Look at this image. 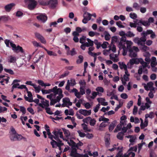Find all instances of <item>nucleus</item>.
Wrapping results in <instances>:
<instances>
[{"mask_svg":"<svg viewBox=\"0 0 157 157\" xmlns=\"http://www.w3.org/2000/svg\"><path fill=\"white\" fill-rule=\"evenodd\" d=\"M79 42L82 44L80 48L83 50H85L86 47H88L92 46L94 45V41L89 38H86L85 36H82L80 38Z\"/></svg>","mask_w":157,"mask_h":157,"instance_id":"1","label":"nucleus"},{"mask_svg":"<svg viewBox=\"0 0 157 157\" xmlns=\"http://www.w3.org/2000/svg\"><path fill=\"white\" fill-rule=\"evenodd\" d=\"M24 2L28 4V8L30 10H33L37 4V2L35 0H24Z\"/></svg>","mask_w":157,"mask_h":157,"instance_id":"2","label":"nucleus"},{"mask_svg":"<svg viewBox=\"0 0 157 157\" xmlns=\"http://www.w3.org/2000/svg\"><path fill=\"white\" fill-rule=\"evenodd\" d=\"M59 92H58V96H57L56 98L55 99H51L50 103L51 105H54L55 103L57 102H59L61 99L63 97V91L62 89H59Z\"/></svg>","mask_w":157,"mask_h":157,"instance_id":"3","label":"nucleus"},{"mask_svg":"<svg viewBox=\"0 0 157 157\" xmlns=\"http://www.w3.org/2000/svg\"><path fill=\"white\" fill-rule=\"evenodd\" d=\"M59 89H61L60 88H58L56 86L54 87L52 89H49L48 90H45L42 89L41 91L43 94H49L51 92H53L55 95H56L58 94L59 92Z\"/></svg>","mask_w":157,"mask_h":157,"instance_id":"4","label":"nucleus"},{"mask_svg":"<svg viewBox=\"0 0 157 157\" xmlns=\"http://www.w3.org/2000/svg\"><path fill=\"white\" fill-rule=\"evenodd\" d=\"M142 37L140 38L138 37H135L133 40V42L137 44L138 45H143V44H145V42L146 40V37H145L144 36H142Z\"/></svg>","mask_w":157,"mask_h":157,"instance_id":"5","label":"nucleus"},{"mask_svg":"<svg viewBox=\"0 0 157 157\" xmlns=\"http://www.w3.org/2000/svg\"><path fill=\"white\" fill-rule=\"evenodd\" d=\"M10 45L13 48V50L16 53L20 52L21 53H24V51L21 47L19 45L16 46V45L15 44L11 42L10 43Z\"/></svg>","mask_w":157,"mask_h":157,"instance_id":"6","label":"nucleus"},{"mask_svg":"<svg viewBox=\"0 0 157 157\" xmlns=\"http://www.w3.org/2000/svg\"><path fill=\"white\" fill-rule=\"evenodd\" d=\"M10 139L12 141L20 140L22 138V136L17 133L11 134L10 136Z\"/></svg>","mask_w":157,"mask_h":157,"instance_id":"7","label":"nucleus"},{"mask_svg":"<svg viewBox=\"0 0 157 157\" xmlns=\"http://www.w3.org/2000/svg\"><path fill=\"white\" fill-rule=\"evenodd\" d=\"M63 104L62 105V107L65 106L69 108L68 105L71 106L72 105V102L70 101V99L67 97L63 99Z\"/></svg>","mask_w":157,"mask_h":157,"instance_id":"8","label":"nucleus"},{"mask_svg":"<svg viewBox=\"0 0 157 157\" xmlns=\"http://www.w3.org/2000/svg\"><path fill=\"white\" fill-rule=\"evenodd\" d=\"M79 113L85 116L90 115L91 114V110H87L86 109H80L79 110Z\"/></svg>","mask_w":157,"mask_h":157,"instance_id":"9","label":"nucleus"},{"mask_svg":"<svg viewBox=\"0 0 157 157\" xmlns=\"http://www.w3.org/2000/svg\"><path fill=\"white\" fill-rule=\"evenodd\" d=\"M39 20H40L43 22H45L47 20V17L45 14H41L36 17Z\"/></svg>","mask_w":157,"mask_h":157,"instance_id":"10","label":"nucleus"},{"mask_svg":"<svg viewBox=\"0 0 157 157\" xmlns=\"http://www.w3.org/2000/svg\"><path fill=\"white\" fill-rule=\"evenodd\" d=\"M120 46H118V48H119L120 50L122 49L123 50V52L122 54L124 56H125L126 55L127 53V49L126 48L125 45H122V44L121 43L119 44Z\"/></svg>","mask_w":157,"mask_h":157,"instance_id":"11","label":"nucleus"},{"mask_svg":"<svg viewBox=\"0 0 157 157\" xmlns=\"http://www.w3.org/2000/svg\"><path fill=\"white\" fill-rule=\"evenodd\" d=\"M15 4L14 3H11L7 5L4 7V9L6 11L10 12L11 10L13 7L15 6Z\"/></svg>","mask_w":157,"mask_h":157,"instance_id":"12","label":"nucleus"},{"mask_svg":"<svg viewBox=\"0 0 157 157\" xmlns=\"http://www.w3.org/2000/svg\"><path fill=\"white\" fill-rule=\"evenodd\" d=\"M49 5L52 8H54L56 7L57 4V0H50L48 2Z\"/></svg>","mask_w":157,"mask_h":157,"instance_id":"13","label":"nucleus"},{"mask_svg":"<svg viewBox=\"0 0 157 157\" xmlns=\"http://www.w3.org/2000/svg\"><path fill=\"white\" fill-rule=\"evenodd\" d=\"M52 133L55 136H59L60 138L61 139H63V132H62L60 131L59 130L58 131H54Z\"/></svg>","mask_w":157,"mask_h":157,"instance_id":"14","label":"nucleus"},{"mask_svg":"<svg viewBox=\"0 0 157 157\" xmlns=\"http://www.w3.org/2000/svg\"><path fill=\"white\" fill-rule=\"evenodd\" d=\"M116 121H114L111 123L109 128V132H111L113 129L116 125Z\"/></svg>","mask_w":157,"mask_h":157,"instance_id":"15","label":"nucleus"},{"mask_svg":"<svg viewBox=\"0 0 157 157\" xmlns=\"http://www.w3.org/2000/svg\"><path fill=\"white\" fill-rule=\"evenodd\" d=\"M127 44V48H126L128 51L132 52V49L131 48V46L133 44V43L131 41L127 40L125 43Z\"/></svg>","mask_w":157,"mask_h":157,"instance_id":"16","label":"nucleus"},{"mask_svg":"<svg viewBox=\"0 0 157 157\" xmlns=\"http://www.w3.org/2000/svg\"><path fill=\"white\" fill-rule=\"evenodd\" d=\"M127 41L126 38L125 36H122L120 39V41L119 42L118 46H120L119 44L120 43L122 44V45H125V42Z\"/></svg>","mask_w":157,"mask_h":157,"instance_id":"17","label":"nucleus"},{"mask_svg":"<svg viewBox=\"0 0 157 157\" xmlns=\"http://www.w3.org/2000/svg\"><path fill=\"white\" fill-rule=\"evenodd\" d=\"M67 143L69 146H71L72 147H76L77 148L78 147V145H77L76 143L72 140H70V142L68 141Z\"/></svg>","mask_w":157,"mask_h":157,"instance_id":"18","label":"nucleus"},{"mask_svg":"<svg viewBox=\"0 0 157 157\" xmlns=\"http://www.w3.org/2000/svg\"><path fill=\"white\" fill-rule=\"evenodd\" d=\"M153 33V31L151 30H147L146 32H143L141 33V36H144L145 37L147 35L151 34Z\"/></svg>","mask_w":157,"mask_h":157,"instance_id":"19","label":"nucleus"},{"mask_svg":"<svg viewBox=\"0 0 157 157\" xmlns=\"http://www.w3.org/2000/svg\"><path fill=\"white\" fill-rule=\"evenodd\" d=\"M40 5L42 6H47L49 5L48 2L44 0H39L38 1Z\"/></svg>","mask_w":157,"mask_h":157,"instance_id":"20","label":"nucleus"},{"mask_svg":"<svg viewBox=\"0 0 157 157\" xmlns=\"http://www.w3.org/2000/svg\"><path fill=\"white\" fill-rule=\"evenodd\" d=\"M118 64L121 69H125L127 68V65L124 62H119Z\"/></svg>","mask_w":157,"mask_h":157,"instance_id":"21","label":"nucleus"},{"mask_svg":"<svg viewBox=\"0 0 157 157\" xmlns=\"http://www.w3.org/2000/svg\"><path fill=\"white\" fill-rule=\"evenodd\" d=\"M9 17L8 16L4 15L0 16V21H1L4 22L7 21L9 20Z\"/></svg>","mask_w":157,"mask_h":157,"instance_id":"22","label":"nucleus"},{"mask_svg":"<svg viewBox=\"0 0 157 157\" xmlns=\"http://www.w3.org/2000/svg\"><path fill=\"white\" fill-rule=\"evenodd\" d=\"M78 59L76 60V63L77 64H80L82 63L83 60V57L82 55H79L78 56Z\"/></svg>","mask_w":157,"mask_h":157,"instance_id":"23","label":"nucleus"},{"mask_svg":"<svg viewBox=\"0 0 157 157\" xmlns=\"http://www.w3.org/2000/svg\"><path fill=\"white\" fill-rule=\"evenodd\" d=\"M124 133L122 132H119L117 135V138L119 140H122L123 139Z\"/></svg>","mask_w":157,"mask_h":157,"instance_id":"24","label":"nucleus"},{"mask_svg":"<svg viewBox=\"0 0 157 157\" xmlns=\"http://www.w3.org/2000/svg\"><path fill=\"white\" fill-rule=\"evenodd\" d=\"M44 49L47 52L48 54L50 56H57V54L56 53L53 52L52 51L48 50L45 48H44Z\"/></svg>","mask_w":157,"mask_h":157,"instance_id":"25","label":"nucleus"},{"mask_svg":"<svg viewBox=\"0 0 157 157\" xmlns=\"http://www.w3.org/2000/svg\"><path fill=\"white\" fill-rule=\"evenodd\" d=\"M62 130L67 137H68L70 136V133L68 130H67L64 128H63Z\"/></svg>","mask_w":157,"mask_h":157,"instance_id":"26","label":"nucleus"},{"mask_svg":"<svg viewBox=\"0 0 157 157\" xmlns=\"http://www.w3.org/2000/svg\"><path fill=\"white\" fill-rule=\"evenodd\" d=\"M101 94L99 93V92H96L95 91L92 92V96H91L90 98L92 99H94L96 97L97 95H98L99 96H101Z\"/></svg>","mask_w":157,"mask_h":157,"instance_id":"27","label":"nucleus"},{"mask_svg":"<svg viewBox=\"0 0 157 157\" xmlns=\"http://www.w3.org/2000/svg\"><path fill=\"white\" fill-rule=\"evenodd\" d=\"M70 155L73 157H80V155L77 152L71 151Z\"/></svg>","mask_w":157,"mask_h":157,"instance_id":"28","label":"nucleus"},{"mask_svg":"<svg viewBox=\"0 0 157 157\" xmlns=\"http://www.w3.org/2000/svg\"><path fill=\"white\" fill-rule=\"evenodd\" d=\"M110 138L109 136L105 138V142L106 147L108 146L110 144Z\"/></svg>","mask_w":157,"mask_h":157,"instance_id":"29","label":"nucleus"},{"mask_svg":"<svg viewBox=\"0 0 157 157\" xmlns=\"http://www.w3.org/2000/svg\"><path fill=\"white\" fill-rule=\"evenodd\" d=\"M85 86H81L80 88V93L81 95L85 94V91L84 89Z\"/></svg>","mask_w":157,"mask_h":157,"instance_id":"30","label":"nucleus"},{"mask_svg":"<svg viewBox=\"0 0 157 157\" xmlns=\"http://www.w3.org/2000/svg\"><path fill=\"white\" fill-rule=\"evenodd\" d=\"M135 35L131 31H128L126 33V36L127 37H133L135 36Z\"/></svg>","mask_w":157,"mask_h":157,"instance_id":"31","label":"nucleus"},{"mask_svg":"<svg viewBox=\"0 0 157 157\" xmlns=\"http://www.w3.org/2000/svg\"><path fill=\"white\" fill-rule=\"evenodd\" d=\"M99 121H104L103 122H107L109 121V119L105 117L104 116H101L99 118Z\"/></svg>","mask_w":157,"mask_h":157,"instance_id":"32","label":"nucleus"},{"mask_svg":"<svg viewBox=\"0 0 157 157\" xmlns=\"http://www.w3.org/2000/svg\"><path fill=\"white\" fill-rule=\"evenodd\" d=\"M10 59L9 60V62H10L11 63H13L15 62L16 61V58L15 57L10 56Z\"/></svg>","mask_w":157,"mask_h":157,"instance_id":"33","label":"nucleus"},{"mask_svg":"<svg viewBox=\"0 0 157 157\" xmlns=\"http://www.w3.org/2000/svg\"><path fill=\"white\" fill-rule=\"evenodd\" d=\"M45 110H46V112L48 114L50 115H52L54 114L51 110L50 108L48 107H45Z\"/></svg>","mask_w":157,"mask_h":157,"instance_id":"34","label":"nucleus"},{"mask_svg":"<svg viewBox=\"0 0 157 157\" xmlns=\"http://www.w3.org/2000/svg\"><path fill=\"white\" fill-rule=\"evenodd\" d=\"M50 130L49 129H48L46 130V131L47 133V134L48 136V138H50L52 141V137L53 136V135H52L51 133L50 132Z\"/></svg>","mask_w":157,"mask_h":157,"instance_id":"35","label":"nucleus"},{"mask_svg":"<svg viewBox=\"0 0 157 157\" xmlns=\"http://www.w3.org/2000/svg\"><path fill=\"white\" fill-rule=\"evenodd\" d=\"M141 46H142V47H141V49L143 51H146L147 50H148L149 49V48L145 45L144 44H143V45H141Z\"/></svg>","mask_w":157,"mask_h":157,"instance_id":"36","label":"nucleus"},{"mask_svg":"<svg viewBox=\"0 0 157 157\" xmlns=\"http://www.w3.org/2000/svg\"><path fill=\"white\" fill-rule=\"evenodd\" d=\"M83 17L84 18L82 20V22L84 24H86L87 23L88 21L90 20V17H89L88 18V19H87L85 15H83Z\"/></svg>","mask_w":157,"mask_h":157,"instance_id":"37","label":"nucleus"},{"mask_svg":"<svg viewBox=\"0 0 157 157\" xmlns=\"http://www.w3.org/2000/svg\"><path fill=\"white\" fill-rule=\"evenodd\" d=\"M140 63L142 65L140 66H142L143 68L144 69L145 68H146L147 67V63L144 61L143 60H142V61H140Z\"/></svg>","mask_w":157,"mask_h":157,"instance_id":"38","label":"nucleus"},{"mask_svg":"<svg viewBox=\"0 0 157 157\" xmlns=\"http://www.w3.org/2000/svg\"><path fill=\"white\" fill-rule=\"evenodd\" d=\"M95 90H96L98 92H100L103 93L104 91V89L102 87H98L96 88Z\"/></svg>","mask_w":157,"mask_h":157,"instance_id":"39","label":"nucleus"},{"mask_svg":"<svg viewBox=\"0 0 157 157\" xmlns=\"http://www.w3.org/2000/svg\"><path fill=\"white\" fill-rule=\"evenodd\" d=\"M4 70L6 72L9 73V74L11 75H13L14 74L13 71L11 69H7L6 68H4Z\"/></svg>","mask_w":157,"mask_h":157,"instance_id":"40","label":"nucleus"},{"mask_svg":"<svg viewBox=\"0 0 157 157\" xmlns=\"http://www.w3.org/2000/svg\"><path fill=\"white\" fill-rule=\"evenodd\" d=\"M35 90V91L36 93H39L40 90V86H36L34 85V86H33Z\"/></svg>","mask_w":157,"mask_h":157,"instance_id":"41","label":"nucleus"},{"mask_svg":"<svg viewBox=\"0 0 157 157\" xmlns=\"http://www.w3.org/2000/svg\"><path fill=\"white\" fill-rule=\"evenodd\" d=\"M106 122H102L99 125V128L98 130L100 131H101V128H104L105 127L107 126V124H106L105 123Z\"/></svg>","mask_w":157,"mask_h":157,"instance_id":"42","label":"nucleus"},{"mask_svg":"<svg viewBox=\"0 0 157 157\" xmlns=\"http://www.w3.org/2000/svg\"><path fill=\"white\" fill-rule=\"evenodd\" d=\"M96 121L94 119H90V124L91 126H94L95 124Z\"/></svg>","mask_w":157,"mask_h":157,"instance_id":"43","label":"nucleus"},{"mask_svg":"<svg viewBox=\"0 0 157 157\" xmlns=\"http://www.w3.org/2000/svg\"><path fill=\"white\" fill-rule=\"evenodd\" d=\"M130 17L133 19H135L137 18V15L135 13H131L129 14Z\"/></svg>","mask_w":157,"mask_h":157,"instance_id":"44","label":"nucleus"},{"mask_svg":"<svg viewBox=\"0 0 157 157\" xmlns=\"http://www.w3.org/2000/svg\"><path fill=\"white\" fill-rule=\"evenodd\" d=\"M140 22L143 25L145 26H148L150 25V23L147 21H140Z\"/></svg>","mask_w":157,"mask_h":157,"instance_id":"45","label":"nucleus"},{"mask_svg":"<svg viewBox=\"0 0 157 157\" xmlns=\"http://www.w3.org/2000/svg\"><path fill=\"white\" fill-rule=\"evenodd\" d=\"M117 25L120 28H124V26L122 25V22L120 21H119L116 22Z\"/></svg>","mask_w":157,"mask_h":157,"instance_id":"46","label":"nucleus"},{"mask_svg":"<svg viewBox=\"0 0 157 157\" xmlns=\"http://www.w3.org/2000/svg\"><path fill=\"white\" fill-rule=\"evenodd\" d=\"M129 63L131 65H133L134 64H137L138 63L136 62V59H130Z\"/></svg>","mask_w":157,"mask_h":157,"instance_id":"47","label":"nucleus"},{"mask_svg":"<svg viewBox=\"0 0 157 157\" xmlns=\"http://www.w3.org/2000/svg\"><path fill=\"white\" fill-rule=\"evenodd\" d=\"M52 141L54 142L56 145L58 147H61V146L64 145V144L63 143H57L56 141L54 140H52Z\"/></svg>","mask_w":157,"mask_h":157,"instance_id":"48","label":"nucleus"},{"mask_svg":"<svg viewBox=\"0 0 157 157\" xmlns=\"http://www.w3.org/2000/svg\"><path fill=\"white\" fill-rule=\"evenodd\" d=\"M91 119V117H88L84 118L82 120V121L86 123H88V122L90 121Z\"/></svg>","mask_w":157,"mask_h":157,"instance_id":"49","label":"nucleus"},{"mask_svg":"<svg viewBox=\"0 0 157 157\" xmlns=\"http://www.w3.org/2000/svg\"><path fill=\"white\" fill-rule=\"evenodd\" d=\"M20 111L22 112V115H24L26 113V110L24 106H20Z\"/></svg>","mask_w":157,"mask_h":157,"instance_id":"50","label":"nucleus"},{"mask_svg":"<svg viewBox=\"0 0 157 157\" xmlns=\"http://www.w3.org/2000/svg\"><path fill=\"white\" fill-rule=\"evenodd\" d=\"M78 133L79 134V136L81 137H84L86 136V134L84 133L81 132L80 130L77 131Z\"/></svg>","mask_w":157,"mask_h":157,"instance_id":"51","label":"nucleus"},{"mask_svg":"<svg viewBox=\"0 0 157 157\" xmlns=\"http://www.w3.org/2000/svg\"><path fill=\"white\" fill-rule=\"evenodd\" d=\"M140 120L141 121L140 125V127L141 129H143L147 126H145L146 124L144 123L143 121L141 118H140Z\"/></svg>","mask_w":157,"mask_h":157,"instance_id":"52","label":"nucleus"},{"mask_svg":"<svg viewBox=\"0 0 157 157\" xmlns=\"http://www.w3.org/2000/svg\"><path fill=\"white\" fill-rule=\"evenodd\" d=\"M43 104L44 107H48L49 106V101L45 100Z\"/></svg>","mask_w":157,"mask_h":157,"instance_id":"53","label":"nucleus"},{"mask_svg":"<svg viewBox=\"0 0 157 157\" xmlns=\"http://www.w3.org/2000/svg\"><path fill=\"white\" fill-rule=\"evenodd\" d=\"M27 110L30 113L32 114L33 115L35 113L34 112V111L32 108L29 107L27 108Z\"/></svg>","mask_w":157,"mask_h":157,"instance_id":"54","label":"nucleus"},{"mask_svg":"<svg viewBox=\"0 0 157 157\" xmlns=\"http://www.w3.org/2000/svg\"><path fill=\"white\" fill-rule=\"evenodd\" d=\"M133 101H129L127 104V108L129 109L133 105Z\"/></svg>","mask_w":157,"mask_h":157,"instance_id":"55","label":"nucleus"},{"mask_svg":"<svg viewBox=\"0 0 157 157\" xmlns=\"http://www.w3.org/2000/svg\"><path fill=\"white\" fill-rule=\"evenodd\" d=\"M69 73V72L68 71H66L64 73L61 75L60 77V78H63L64 77L67 76Z\"/></svg>","mask_w":157,"mask_h":157,"instance_id":"56","label":"nucleus"},{"mask_svg":"<svg viewBox=\"0 0 157 157\" xmlns=\"http://www.w3.org/2000/svg\"><path fill=\"white\" fill-rule=\"evenodd\" d=\"M70 83L69 81V80H68L67 81V84L65 87V89L66 90L69 91L70 90Z\"/></svg>","mask_w":157,"mask_h":157,"instance_id":"57","label":"nucleus"},{"mask_svg":"<svg viewBox=\"0 0 157 157\" xmlns=\"http://www.w3.org/2000/svg\"><path fill=\"white\" fill-rule=\"evenodd\" d=\"M132 52H131L130 51H129V52H130V56L131 57H136V55H137L136 54V53L133 52V51L132 50Z\"/></svg>","mask_w":157,"mask_h":157,"instance_id":"58","label":"nucleus"},{"mask_svg":"<svg viewBox=\"0 0 157 157\" xmlns=\"http://www.w3.org/2000/svg\"><path fill=\"white\" fill-rule=\"evenodd\" d=\"M86 136L87 138L90 139L93 137L94 136L92 134H90L89 133H87L86 134Z\"/></svg>","mask_w":157,"mask_h":157,"instance_id":"59","label":"nucleus"},{"mask_svg":"<svg viewBox=\"0 0 157 157\" xmlns=\"http://www.w3.org/2000/svg\"><path fill=\"white\" fill-rule=\"evenodd\" d=\"M100 104L99 103L96 105V106L94 108V110L95 113H97L98 111V109L100 108Z\"/></svg>","mask_w":157,"mask_h":157,"instance_id":"60","label":"nucleus"},{"mask_svg":"<svg viewBox=\"0 0 157 157\" xmlns=\"http://www.w3.org/2000/svg\"><path fill=\"white\" fill-rule=\"evenodd\" d=\"M83 15H85L87 19H88V18L89 17H90V20L91 19V14L90 13L87 12H85L84 13Z\"/></svg>","mask_w":157,"mask_h":157,"instance_id":"61","label":"nucleus"},{"mask_svg":"<svg viewBox=\"0 0 157 157\" xmlns=\"http://www.w3.org/2000/svg\"><path fill=\"white\" fill-rule=\"evenodd\" d=\"M84 106L86 109H89L91 106V105L89 102H86V103H85L84 105Z\"/></svg>","mask_w":157,"mask_h":157,"instance_id":"62","label":"nucleus"},{"mask_svg":"<svg viewBox=\"0 0 157 157\" xmlns=\"http://www.w3.org/2000/svg\"><path fill=\"white\" fill-rule=\"evenodd\" d=\"M7 109V108L5 107L0 106V113H2L3 111H6Z\"/></svg>","mask_w":157,"mask_h":157,"instance_id":"63","label":"nucleus"},{"mask_svg":"<svg viewBox=\"0 0 157 157\" xmlns=\"http://www.w3.org/2000/svg\"><path fill=\"white\" fill-rule=\"evenodd\" d=\"M138 108L136 106H134L133 110V114L136 115L137 112Z\"/></svg>","mask_w":157,"mask_h":157,"instance_id":"64","label":"nucleus"}]
</instances>
